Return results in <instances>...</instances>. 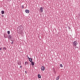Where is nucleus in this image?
Returning a JSON list of instances; mask_svg holds the SVG:
<instances>
[{
    "label": "nucleus",
    "instance_id": "nucleus-1",
    "mask_svg": "<svg viewBox=\"0 0 80 80\" xmlns=\"http://www.w3.org/2000/svg\"><path fill=\"white\" fill-rule=\"evenodd\" d=\"M73 47H77V45H78V42L77 41H74L72 43Z\"/></svg>",
    "mask_w": 80,
    "mask_h": 80
},
{
    "label": "nucleus",
    "instance_id": "nucleus-2",
    "mask_svg": "<svg viewBox=\"0 0 80 80\" xmlns=\"http://www.w3.org/2000/svg\"><path fill=\"white\" fill-rule=\"evenodd\" d=\"M41 70H42V71H44V70H45V67L43 66H42L41 68Z\"/></svg>",
    "mask_w": 80,
    "mask_h": 80
},
{
    "label": "nucleus",
    "instance_id": "nucleus-3",
    "mask_svg": "<svg viewBox=\"0 0 80 80\" xmlns=\"http://www.w3.org/2000/svg\"><path fill=\"white\" fill-rule=\"evenodd\" d=\"M40 10L41 12H43V8L42 7H41L40 8Z\"/></svg>",
    "mask_w": 80,
    "mask_h": 80
},
{
    "label": "nucleus",
    "instance_id": "nucleus-4",
    "mask_svg": "<svg viewBox=\"0 0 80 80\" xmlns=\"http://www.w3.org/2000/svg\"><path fill=\"white\" fill-rule=\"evenodd\" d=\"M9 39H12V38L13 37V35H12V34H11V35H9Z\"/></svg>",
    "mask_w": 80,
    "mask_h": 80
},
{
    "label": "nucleus",
    "instance_id": "nucleus-5",
    "mask_svg": "<svg viewBox=\"0 0 80 80\" xmlns=\"http://www.w3.org/2000/svg\"><path fill=\"white\" fill-rule=\"evenodd\" d=\"M31 62V65L32 66H34L35 65V62L33 61H32Z\"/></svg>",
    "mask_w": 80,
    "mask_h": 80
},
{
    "label": "nucleus",
    "instance_id": "nucleus-6",
    "mask_svg": "<svg viewBox=\"0 0 80 80\" xmlns=\"http://www.w3.org/2000/svg\"><path fill=\"white\" fill-rule=\"evenodd\" d=\"M25 12L26 13H29V10H28V9H26L25 11Z\"/></svg>",
    "mask_w": 80,
    "mask_h": 80
},
{
    "label": "nucleus",
    "instance_id": "nucleus-7",
    "mask_svg": "<svg viewBox=\"0 0 80 80\" xmlns=\"http://www.w3.org/2000/svg\"><path fill=\"white\" fill-rule=\"evenodd\" d=\"M29 65V64H28V62H25V66H27V65Z\"/></svg>",
    "mask_w": 80,
    "mask_h": 80
},
{
    "label": "nucleus",
    "instance_id": "nucleus-8",
    "mask_svg": "<svg viewBox=\"0 0 80 80\" xmlns=\"http://www.w3.org/2000/svg\"><path fill=\"white\" fill-rule=\"evenodd\" d=\"M19 28H20V29H23V27L22 25L19 26Z\"/></svg>",
    "mask_w": 80,
    "mask_h": 80
},
{
    "label": "nucleus",
    "instance_id": "nucleus-9",
    "mask_svg": "<svg viewBox=\"0 0 80 80\" xmlns=\"http://www.w3.org/2000/svg\"><path fill=\"white\" fill-rule=\"evenodd\" d=\"M4 37L5 38H7V37L8 36V35H7V34L5 33V34H4Z\"/></svg>",
    "mask_w": 80,
    "mask_h": 80
},
{
    "label": "nucleus",
    "instance_id": "nucleus-10",
    "mask_svg": "<svg viewBox=\"0 0 80 80\" xmlns=\"http://www.w3.org/2000/svg\"><path fill=\"white\" fill-rule=\"evenodd\" d=\"M18 64L19 65H21V62H20V61H18Z\"/></svg>",
    "mask_w": 80,
    "mask_h": 80
},
{
    "label": "nucleus",
    "instance_id": "nucleus-11",
    "mask_svg": "<svg viewBox=\"0 0 80 80\" xmlns=\"http://www.w3.org/2000/svg\"><path fill=\"white\" fill-rule=\"evenodd\" d=\"M29 61L30 62H32V58H29Z\"/></svg>",
    "mask_w": 80,
    "mask_h": 80
},
{
    "label": "nucleus",
    "instance_id": "nucleus-12",
    "mask_svg": "<svg viewBox=\"0 0 80 80\" xmlns=\"http://www.w3.org/2000/svg\"><path fill=\"white\" fill-rule=\"evenodd\" d=\"M1 13L2 15L4 14V13H5V11H1Z\"/></svg>",
    "mask_w": 80,
    "mask_h": 80
},
{
    "label": "nucleus",
    "instance_id": "nucleus-13",
    "mask_svg": "<svg viewBox=\"0 0 80 80\" xmlns=\"http://www.w3.org/2000/svg\"><path fill=\"white\" fill-rule=\"evenodd\" d=\"M38 78H41V76L39 74H38Z\"/></svg>",
    "mask_w": 80,
    "mask_h": 80
},
{
    "label": "nucleus",
    "instance_id": "nucleus-14",
    "mask_svg": "<svg viewBox=\"0 0 80 80\" xmlns=\"http://www.w3.org/2000/svg\"><path fill=\"white\" fill-rule=\"evenodd\" d=\"M60 77V76H59L58 77H57V78L56 79V80H58L59 79V77Z\"/></svg>",
    "mask_w": 80,
    "mask_h": 80
},
{
    "label": "nucleus",
    "instance_id": "nucleus-15",
    "mask_svg": "<svg viewBox=\"0 0 80 80\" xmlns=\"http://www.w3.org/2000/svg\"><path fill=\"white\" fill-rule=\"evenodd\" d=\"M7 33L8 35H9L10 33V32L9 31H7Z\"/></svg>",
    "mask_w": 80,
    "mask_h": 80
},
{
    "label": "nucleus",
    "instance_id": "nucleus-16",
    "mask_svg": "<svg viewBox=\"0 0 80 80\" xmlns=\"http://www.w3.org/2000/svg\"><path fill=\"white\" fill-rule=\"evenodd\" d=\"M7 50V49H6V48H3V50L4 51H5V50Z\"/></svg>",
    "mask_w": 80,
    "mask_h": 80
},
{
    "label": "nucleus",
    "instance_id": "nucleus-17",
    "mask_svg": "<svg viewBox=\"0 0 80 80\" xmlns=\"http://www.w3.org/2000/svg\"><path fill=\"white\" fill-rule=\"evenodd\" d=\"M60 67H63V65H62V64H61L60 65Z\"/></svg>",
    "mask_w": 80,
    "mask_h": 80
},
{
    "label": "nucleus",
    "instance_id": "nucleus-18",
    "mask_svg": "<svg viewBox=\"0 0 80 80\" xmlns=\"http://www.w3.org/2000/svg\"><path fill=\"white\" fill-rule=\"evenodd\" d=\"M21 7L22 8H23H23H24V7H23V5H22L21 6Z\"/></svg>",
    "mask_w": 80,
    "mask_h": 80
},
{
    "label": "nucleus",
    "instance_id": "nucleus-19",
    "mask_svg": "<svg viewBox=\"0 0 80 80\" xmlns=\"http://www.w3.org/2000/svg\"><path fill=\"white\" fill-rule=\"evenodd\" d=\"M25 73H26V74H27V73H28V72H27V71H25Z\"/></svg>",
    "mask_w": 80,
    "mask_h": 80
},
{
    "label": "nucleus",
    "instance_id": "nucleus-20",
    "mask_svg": "<svg viewBox=\"0 0 80 80\" xmlns=\"http://www.w3.org/2000/svg\"><path fill=\"white\" fill-rule=\"evenodd\" d=\"M19 68H22V66H20V67H19Z\"/></svg>",
    "mask_w": 80,
    "mask_h": 80
},
{
    "label": "nucleus",
    "instance_id": "nucleus-21",
    "mask_svg": "<svg viewBox=\"0 0 80 80\" xmlns=\"http://www.w3.org/2000/svg\"><path fill=\"white\" fill-rule=\"evenodd\" d=\"M9 35H8V36H7V38H9Z\"/></svg>",
    "mask_w": 80,
    "mask_h": 80
},
{
    "label": "nucleus",
    "instance_id": "nucleus-22",
    "mask_svg": "<svg viewBox=\"0 0 80 80\" xmlns=\"http://www.w3.org/2000/svg\"><path fill=\"white\" fill-rule=\"evenodd\" d=\"M2 50V48H0V50Z\"/></svg>",
    "mask_w": 80,
    "mask_h": 80
},
{
    "label": "nucleus",
    "instance_id": "nucleus-23",
    "mask_svg": "<svg viewBox=\"0 0 80 80\" xmlns=\"http://www.w3.org/2000/svg\"><path fill=\"white\" fill-rule=\"evenodd\" d=\"M77 48L78 50H79V48H78V47H77Z\"/></svg>",
    "mask_w": 80,
    "mask_h": 80
},
{
    "label": "nucleus",
    "instance_id": "nucleus-24",
    "mask_svg": "<svg viewBox=\"0 0 80 80\" xmlns=\"http://www.w3.org/2000/svg\"><path fill=\"white\" fill-rule=\"evenodd\" d=\"M68 29H70V27L68 26Z\"/></svg>",
    "mask_w": 80,
    "mask_h": 80
},
{
    "label": "nucleus",
    "instance_id": "nucleus-25",
    "mask_svg": "<svg viewBox=\"0 0 80 80\" xmlns=\"http://www.w3.org/2000/svg\"><path fill=\"white\" fill-rule=\"evenodd\" d=\"M11 43H12V44H13V42H11Z\"/></svg>",
    "mask_w": 80,
    "mask_h": 80
},
{
    "label": "nucleus",
    "instance_id": "nucleus-26",
    "mask_svg": "<svg viewBox=\"0 0 80 80\" xmlns=\"http://www.w3.org/2000/svg\"><path fill=\"white\" fill-rule=\"evenodd\" d=\"M20 33L21 34H22V32H20Z\"/></svg>",
    "mask_w": 80,
    "mask_h": 80
},
{
    "label": "nucleus",
    "instance_id": "nucleus-27",
    "mask_svg": "<svg viewBox=\"0 0 80 80\" xmlns=\"http://www.w3.org/2000/svg\"><path fill=\"white\" fill-rule=\"evenodd\" d=\"M28 58L29 59V58H29V57H28Z\"/></svg>",
    "mask_w": 80,
    "mask_h": 80
},
{
    "label": "nucleus",
    "instance_id": "nucleus-28",
    "mask_svg": "<svg viewBox=\"0 0 80 80\" xmlns=\"http://www.w3.org/2000/svg\"><path fill=\"white\" fill-rule=\"evenodd\" d=\"M30 66H31V64L30 63Z\"/></svg>",
    "mask_w": 80,
    "mask_h": 80
},
{
    "label": "nucleus",
    "instance_id": "nucleus-29",
    "mask_svg": "<svg viewBox=\"0 0 80 80\" xmlns=\"http://www.w3.org/2000/svg\"><path fill=\"white\" fill-rule=\"evenodd\" d=\"M11 41H12V42H13V41H12V40H11Z\"/></svg>",
    "mask_w": 80,
    "mask_h": 80
},
{
    "label": "nucleus",
    "instance_id": "nucleus-30",
    "mask_svg": "<svg viewBox=\"0 0 80 80\" xmlns=\"http://www.w3.org/2000/svg\"><path fill=\"white\" fill-rule=\"evenodd\" d=\"M2 17H3V15H2Z\"/></svg>",
    "mask_w": 80,
    "mask_h": 80
},
{
    "label": "nucleus",
    "instance_id": "nucleus-31",
    "mask_svg": "<svg viewBox=\"0 0 80 80\" xmlns=\"http://www.w3.org/2000/svg\"><path fill=\"white\" fill-rule=\"evenodd\" d=\"M10 1H11V0H9Z\"/></svg>",
    "mask_w": 80,
    "mask_h": 80
}]
</instances>
